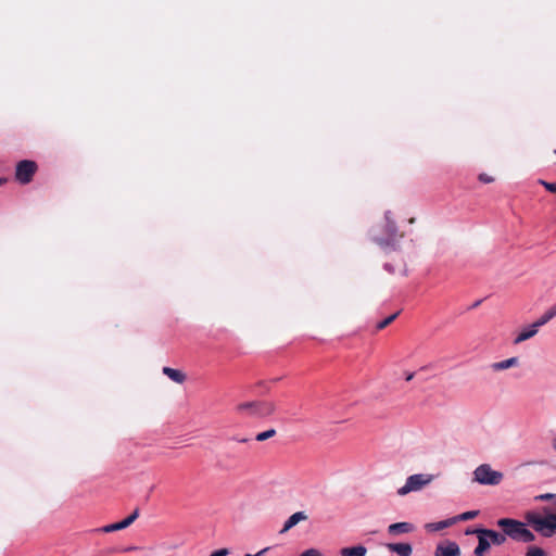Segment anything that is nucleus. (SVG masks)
I'll use <instances>...</instances> for the list:
<instances>
[{
    "mask_svg": "<svg viewBox=\"0 0 556 556\" xmlns=\"http://www.w3.org/2000/svg\"><path fill=\"white\" fill-rule=\"evenodd\" d=\"M275 434H276V430L275 429H268L266 431L257 433L256 437H255V440L260 441V442H263V441H265L267 439L273 438Z\"/></svg>",
    "mask_w": 556,
    "mask_h": 556,
    "instance_id": "23",
    "label": "nucleus"
},
{
    "mask_svg": "<svg viewBox=\"0 0 556 556\" xmlns=\"http://www.w3.org/2000/svg\"><path fill=\"white\" fill-rule=\"evenodd\" d=\"M137 518H139V507L134 508L132 513L122 521L106 525L104 527L98 528L96 531L109 533L113 531L123 530L129 527Z\"/></svg>",
    "mask_w": 556,
    "mask_h": 556,
    "instance_id": "7",
    "label": "nucleus"
},
{
    "mask_svg": "<svg viewBox=\"0 0 556 556\" xmlns=\"http://www.w3.org/2000/svg\"><path fill=\"white\" fill-rule=\"evenodd\" d=\"M535 501H542V502H551V505L548 506H542L538 509H548L552 513L556 514V493H544L536 495L534 497Z\"/></svg>",
    "mask_w": 556,
    "mask_h": 556,
    "instance_id": "16",
    "label": "nucleus"
},
{
    "mask_svg": "<svg viewBox=\"0 0 556 556\" xmlns=\"http://www.w3.org/2000/svg\"><path fill=\"white\" fill-rule=\"evenodd\" d=\"M479 179H480V181L485 182V184H489V182L493 181V178L491 176L486 175V174H481L479 176Z\"/></svg>",
    "mask_w": 556,
    "mask_h": 556,
    "instance_id": "28",
    "label": "nucleus"
},
{
    "mask_svg": "<svg viewBox=\"0 0 556 556\" xmlns=\"http://www.w3.org/2000/svg\"><path fill=\"white\" fill-rule=\"evenodd\" d=\"M539 182L549 192L556 193V182H548L545 180H539Z\"/></svg>",
    "mask_w": 556,
    "mask_h": 556,
    "instance_id": "25",
    "label": "nucleus"
},
{
    "mask_svg": "<svg viewBox=\"0 0 556 556\" xmlns=\"http://www.w3.org/2000/svg\"><path fill=\"white\" fill-rule=\"evenodd\" d=\"M413 531H414L413 523L406 522V521L391 523L388 527V533L393 536L404 534V533H410Z\"/></svg>",
    "mask_w": 556,
    "mask_h": 556,
    "instance_id": "12",
    "label": "nucleus"
},
{
    "mask_svg": "<svg viewBox=\"0 0 556 556\" xmlns=\"http://www.w3.org/2000/svg\"><path fill=\"white\" fill-rule=\"evenodd\" d=\"M386 546L399 556H410L413 553V546L409 543H388Z\"/></svg>",
    "mask_w": 556,
    "mask_h": 556,
    "instance_id": "14",
    "label": "nucleus"
},
{
    "mask_svg": "<svg viewBox=\"0 0 556 556\" xmlns=\"http://www.w3.org/2000/svg\"><path fill=\"white\" fill-rule=\"evenodd\" d=\"M399 313L392 314L389 317L384 318L383 320L379 321L376 326L378 330H381L386 328L388 325H390Z\"/></svg>",
    "mask_w": 556,
    "mask_h": 556,
    "instance_id": "24",
    "label": "nucleus"
},
{
    "mask_svg": "<svg viewBox=\"0 0 556 556\" xmlns=\"http://www.w3.org/2000/svg\"><path fill=\"white\" fill-rule=\"evenodd\" d=\"M480 303H481V301H477V302L473 304V307H477Z\"/></svg>",
    "mask_w": 556,
    "mask_h": 556,
    "instance_id": "33",
    "label": "nucleus"
},
{
    "mask_svg": "<svg viewBox=\"0 0 556 556\" xmlns=\"http://www.w3.org/2000/svg\"><path fill=\"white\" fill-rule=\"evenodd\" d=\"M300 556H324L317 548H308L300 554Z\"/></svg>",
    "mask_w": 556,
    "mask_h": 556,
    "instance_id": "26",
    "label": "nucleus"
},
{
    "mask_svg": "<svg viewBox=\"0 0 556 556\" xmlns=\"http://www.w3.org/2000/svg\"><path fill=\"white\" fill-rule=\"evenodd\" d=\"M525 556H548V553L538 545H529L526 548Z\"/></svg>",
    "mask_w": 556,
    "mask_h": 556,
    "instance_id": "21",
    "label": "nucleus"
},
{
    "mask_svg": "<svg viewBox=\"0 0 556 556\" xmlns=\"http://www.w3.org/2000/svg\"><path fill=\"white\" fill-rule=\"evenodd\" d=\"M556 316V305L546 311L534 324L540 329Z\"/></svg>",
    "mask_w": 556,
    "mask_h": 556,
    "instance_id": "20",
    "label": "nucleus"
},
{
    "mask_svg": "<svg viewBox=\"0 0 556 556\" xmlns=\"http://www.w3.org/2000/svg\"><path fill=\"white\" fill-rule=\"evenodd\" d=\"M340 555L341 556H366L367 548L364 545L343 547L340 551Z\"/></svg>",
    "mask_w": 556,
    "mask_h": 556,
    "instance_id": "18",
    "label": "nucleus"
},
{
    "mask_svg": "<svg viewBox=\"0 0 556 556\" xmlns=\"http://www.w3.org/2000/svg\"><path fill=\"white\" fill-rule=\"evenodd\" d=\"M552 447L556 451V438L552 440Z\"/></svg>",
    "mask_w": 556,
    "mask_h": 556,
    "instance_id": "31",
    "label": "nucleus"
},
{
    "mask_svg": "<svg viewBox=\"0 0 556 556\" xmlns=\"http://www.w3.org/2000/svg\"><path fill=\"white\" fill-rule=\"evenodd\" d=\"M478 514H479L478 510H468V511L459 514L455 517H452V519L454 520V523H456L458 521H467V520L476 518L478 516Z\"/></svg>",
    "mask_w": 556,
    "mask_h": 556,
    "instance_id": "22",
    "label": "nucleus"
},
{
    "mask_svg": "<svg viewBox=\"0 0 556 556\" xmlns=\"http://www.w3.org/2000/svg\"><path fill=\"white\" fill-rule=\"evenodd\" d=\"M154 490V485H152L149 490V493H151Z\"/></svg>",
    "mask_w": 556,
    "mask_h": 556,
    "instance_id": "34",
    "label": "nucleus"
},
{
    "mask_svg": "<svg viewBox=\"0 0 556 556\" xmlns=\"http://www.w3.org/2000/svg\"><path fill=\"white\" fill-rule=\"evenodd\" d=\"M229 549L228 548H220L217 551H214L210 556H228Z\"/></svg>",
    "mask_w": 556,
    "mask_h": 556,
    "instance_id": "27",
    "label": "nucleus"
},
{
    "mask_svg": "<svg viewBox=\"0 0 556 556\" xmlns=\"http://www.w3.org/2000/svg\"><path fill=\"white\" fill-rule=\"evenodd\" d=\"M518 357H510L501 362H495L490 365L492 371H502L518 366Z\"/></svg>",
    "mask_w": 556,
    "mask_h": 556,
    "instance_id": "15",
    "label": "nucleus"
},
{
    "mask_svg": "<svg viewBox=\"0 0 556 556\" xmlns=\"http://www.w3.org/2000/svg\"><path fill=\"white\" fill-rule=\"evenodd\" d=\"M3 181H4V179H1V178H0V186L3 184Z\"/></svg>",
    "mask_w": 556,
    "mask_h": 556,
    "instance_id": "35",
    "label": "nucleus"
},
{
    "mask_svg": "<svg viewBox=\"0 0 556 556\" xmlns=\"http://www.w3.org/2000/svg\"><path fill=\"white\" fill-rule=\"evenodd\" d=\"M413 377H414V374H413V372H410V374H408V375H407L406 380H407V381H410V380L413 379Z\"/></svg>",
    "mask_w": 556,
    "mask_h": 556,
    "instance_id": "32",
    "label": "nucleus"
},
{
    "mask_svg": "<svg viewBox=\"0 0 556 556\" xmlns=\"http://www.w3.org/2000/svg\"><path fill=\"white\" fill-rule=\"evenodd\" d=\"M268 549H269V547H265V548L258 551L256 554H245L244 556H263Z\"/></svg>",
    "mask_w": 556,
    "mask_h": 556,
    "instance_id": "29",
    "label": "nucleus"
},
{
    "mask_svg": "<svg viewBox=\"0 0 556 556\" xmlns=\"http://www.w3.org/2000/svg\"><path fill=\"white\" fill-rule=\"evenodd\" d=\"M538 332H539V328L533 323L531 325H528V326L523 327L518 332V334L515 337L513 342H514V344H520L521 342L527 341V340L533 338Z\"/></svg>",
    "mask_w": 556,
    "mask_h": 556,
    "instance_id": "11",
    "label": "nucleus"
},
{
    "mask_svg": "<svg viewBox=\"0 0 556 556\" xmlns=\"http://www.w3.org/2000/svg\"><path fill=\"white\" fill-rule=\"evenodd\" d=\"M434 477L430 473H415L406 478L404 485L397 489L399 496H405L412 492L421 491L433 481Z\"/></svg>",
    "mask_w": 556,
    "mask_h": 556,
    "instance_id": "4",
    "label": "nucleus"
},
{
    "mask_svg": "<svg viewBox=\"0 0 556 556\" xmlns=\"http://www.w3.org/2000/svg\"><path fill=\"white\" fill-rule=\"evenodd\" d=\"M162 371L165 376H167L172 381L176 383L181 384L186 380V375L179 369L163 367Z\"/></svg>",
    "mask_w": 556,
    "mask_h": 556,
    "instance_id": "17",
    "label": "nucleus"
},
{
    "mask_svg": "<svg viewBox=\"0 0 556 556\" xmlns=\"http://www.w3.org/2000/svg\"><path fill=\"white\" fill-rule=\"evenodd\" d=\"M466 534H477L478 545L473 549L475 556H484V554L490 549L491 542L486 535L480 533V529L467 530Z\"/></svg>",
    "mask_w": 556,
    "mask_h": 556,
    "instance_id": "9",
    "label": "nucleus"
},
{
    "mask_svg": "<svg viewBox=\"0 0 556 556\" xmlns=\"http://www.w3.org/2000/svg\"><path fill=\"white\" fill-rule=\"evenodd\" d=\"M308 516L305 511H296L292 514L283 523L280 533L283 534L295 527L299 522L307 520Z\"/></svg>",
    "mask_w": 556,
    "mask_h": 556,
    "instance_id": "10",
    "label": "nucleus"
},
{
    "mask_svg": "<svg viewBox=\"0 0 556 556\" xmlns=\"http://www.w3.org/2000/svg\"><path fill=\"white\" fill-rule=\"evenodd\" d=\"M384 231L387 237H379L376 235H372V240L383 250H397L400 239L403 237L402 235L399 236L397 233V226L392 217V213L390 211H387L384 213Z\"/></svg>",
    "mask_w": 556,
    "mask_h": 556,
    "instance_id": "3",
    "label": "nucleus"
},
{
    "mask_svg": "<svg viewBox=\"0 0 556 556\" xmlns=\"http://www.w3.org/2000/svg\"><path fill=\"white\" fill-rule=\"evenodd\" d=\"M472 475V480L482 485H497L503 480V473L494 470L489 464L479 465Z\"/></svg>",
    "mask_w": 556,
    "mask_h": 556,
    "instance_id": "5",
    "label": "nucleus"
},
{
    "mask_svg": "<svg viewBox=\"0 0 556 556\" xmlns=\"http://www.w3.org/2000/svg\"><path fill=\"white\" fill-rule=\"evenodd\" d=\"M453 525H454V520L452 518H448V519H445V520H442V521L427 523L425 526V529L428 532H437V531H441V530H443L445 528H448V527H451Z\"/></svg>",
    "mask_w": 556,
    "mask_h": 556,
    "instance_id": "19",
    "label": "nucleus"
},
{
    "mask_svg": "<svg viewBox=\"0 0 556 556\" xmlns=\"http://www.w3.org/2000/svg\"><path fill=\"white\" fill-rule=\"evenodd\" d=\"M37 168V164L34 161H20L15 167V179L22 185H27L33 180Z\"/></svg>",
    "mask_w": 556,
    "mask_h": 556,
    "instance_id": "6",
    "label": "nucleus"
},
{
    "mask_svg": "<svg viewBox=\"0 0 556 556\" xmlns=\"http://www.w3.org/2000/svg\"><path fill=\"white\" fill-rule=\"evenodd\" d=\"M480 533L486 535V538L490 539L491 545L493 544V545H497V546L503 545L508 538L505 534V532L500 533L495 530L484 529V528H480Z\"/></svg>",
    "mask_w": 556,
    "mask_h": 556,
    "instance_id": "13",
    "label": "nucleus"
},
{
    "mask_svg": "<svg viewBox=\"0 0 556 556\" xmlns=\"http://www.w3.org/2000/svg\"><path fill=\"white\" fill-rule=\"evenodd\" d=\"M434 556H460V548L454 541H444L437 545Z\"/></svg>",
    "mask_w": 556,
    "mask_h": 556,
    "instance_id": "8",
    "label": "nucleus"
},
{
    "mask_svg": "<svg viewBox=\"0 0 556 556\" xmlns=\"http://www.w3.org/2000/svg\"><path fill=\"white\" fill-rule=\"evenodd\" d=\"M496 525L510 540L529 544L535 541V533L544 539L555 535L556 514L548 509H528L523 513V520L501 518Z\"/></svg>",
    "mask_w": 556,
    "mask_h": 556,
    "instance_id": "1",
    "label": "nucleus"
},
{
    "mask_svg": "<svg viewBox=\"0 0 556 556\" xmlns=\"http://www.w3.org/2000/svg\"><path fill=\"white\" fill-rule=\"evenodd\" d=\"M276 408L271 401H252L238 404L236 412L245 417L264 418L273 415Z\"/></svg>",
    "mask_w": 556,
    "mask_h": 556,
    "instance_id": "2",
    "label": "nucleus"
},
{
    "mask_svg": "<svg viewBox=\"0 0 556 556\" xmlns=\"http://www.w3.org/2000/svg\"><path fill=\"white\" fill-rule=\"evenodd\" d=\"M383 267H384V269H386V270H388L389 273H391V274H393V273H394V267H393L391 264L386 263Z\"/></svg>",
    "mask_w": 556,
    "mask_h": 556,
    "instance_id": "30",
    "label": "nucleus"
}]
</instances>
